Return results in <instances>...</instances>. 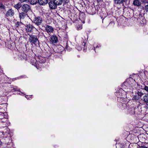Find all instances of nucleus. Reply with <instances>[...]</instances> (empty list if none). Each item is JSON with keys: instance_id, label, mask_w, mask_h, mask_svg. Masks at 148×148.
Listing matches in <instances>:
<instances>
[{"instance_id": "1", "label": "nucleus", "mask_w": 148, "mask_h": 148, "mask_svg": "<svg viewBox=\"0 0 148 148\" xmlns=\"http://www.w3.org/2000/svg\"><path fill=\"white\" fill-rule=\"evenodd\" d=\"M134 80L132 78H130L127 79L126 81H125L123 84H122L121 87L123 89H127L125 91L126 92H129L132 90L133 88L132 86L133 85L132 83L131 84H130V83L132 82H134Z\"/></svg>"}, {"instance_id": "2", "label": "nucleus", "mask_w": 148, "mask_h": 148, "mask_svg": "<svg viewBox=\"0 0 148 148\" xmlns=\"http://www.w3.org/2000/svg\"><path fill=\"white\" fill-rule=\"evenodd\" d=\"M29 36V39L30 42L32 44L36 45V42L38 41L36 36L33 35H30Z\"/></svg>"}, {"instance_id": "3", "label": "nucleus", "mask_w": 148, "mask_h": 148, "mask_svg": "<svg viewBox=\"0 0 148 148\" xmlns=\"http://www.w3.org/2000/svg\"><path fill=\"white\" fill-rule=\"evenodd\" d=\"M42 21V18L39 16L35 17L33 19V23L38 26L41 24Z\"/></svg>"}, {"instance_id": "4", "label": "nucleus", "mask_w": 148, "mask_h": 148, "mask_svg": "<svg viewBox=\"0 0 148 148\" xmlns=\"http://www.w3.org/2000/svg\"><path fill=\"white\" fill-rule=\"evenodd\" d=\"M45 29L46 31L49 35H50L51 34L53 33L54 29L53 28L49 25H46L45 27Z\"/></svg>"}, {"instance_id": "5", "label": "nucleus", "mask_w": 148, "mask_h": 148, "mask_svg": "<svg viewBox=\"0 0 148 148\" xmlns=\"http://www.w3.org/2000/svg\"><path fill=\"white\" fill-rule=\"evenodd\" d=\"M25 28L26 32H32L33 31V29H35L34 26L30 24L27 25H26Z\"/></svg>"}, {"instance_id": "6", "label": "nucleus", "mask_w": 148, "mask_h": 148, "mask_svg": "<svg viewBox=\"0 0 148 148\" xmlns=\"http://www.w3.org/2000/svg\"><path fill=\"white\" fill-rule=\"evenodd\" d=\"M49 40L52 44L56 43L58 40V38L56 36L53 35L51 36Z\"/></svg>"}, {"instance_id": "7", "label": "nucleus", "mask_w": 148, "mask_h": 148, "mask_svg": "<svg viewBox=\"0 0 148 148\" xmlns=\"http://www.w3.org/2000/svg\"><path fill=\"white\" fill-rule=\"evenodd\" d=\"M120 91H121V93L120 92L117 93L118 94H119V95H117L118 97L121 98H125L126 97V92L125 90L121 89L120 90ZM126 92L127 93V92Z\"/></svg>"}, {"instance_id": "8", "label": "nucleus", "mask_w": 148, "mask_h": 148, "mask_svg": "<svg viewBox=\"0 0 148 148\" xmlns=\"http://www.w3.org/2000/svg\"><path fill=\"white\" fill-rule=\"evenodd\" d=\"M30 6L27 4L23 5L21 7L22 10L25 12L27 13L30 9Z\"/></svg>"}, {"instance_id": "9", "label": "nucleus", "mask_w": 148, "mask_h": 148, "mask_svg": "<svg viewBox=\"0 0 148 148\" xmlns=\"http://www.w3.org/2000/svg\"><path fill=\"white\" fill-rule=\"evenodd\" d=\"M86 11L88 13L92 15L96 13L95 8L92 7H89L87 9Z\"/></svg>"}, {"instance_id": "10", "label": "nucleus", "mask_w": 148, "mask_h": 148, "mask_svg": "<svg viewBox=\"0 0 148 148\" xmlns=\"http://www.w3.org/2000/svg\"><path fill=\"white\" fill-rule=\"evenodd\" d=\"M14 10L12 9L8 10L7 12L6 16L7 17H12L14 16Z\"/></svg>"}, {"instance_id": "11", "label": "nucleus", "mask_w": 148, "mask_h": 148, "mask_svg": "<svg viewBox=\"0 0 148 148\" xmlns=\"http://www.w3.org/2000/svg\"><path fill=\"white\" fill-rule=\"evenodd\" d=\"M7 114L6 112H0V119H4L8 120Z\"/></svg>"}, {"instance_id": "12", "label": "nucleus", "mask_w": 148, "mask_h": 148, "mask_svg": "<svg viewBox=\"0 0 148 148\" xmlns=\"http://www.w3.org/2000/svg\"><path fill=\"white\" fill-rule=\"evenodd\" d=\"M36 62V60L34 58V57H32L31 58L30 60V62L32 65L34 66H36L37 68V63Z\"/></svg>"}, {"instance_id": "13", "label": "nucleus", "mask_w": 148, "mask_h": 148, "mask_svg": "<svg viewBox=\"0 0 148 148\" xmlns=\"http://www.w3.org/2000/svg\"><path fill=\"white\" fill-rule=\"evenodd\" d=\"M49 7L52 9H55L57 7V5L55 4L54 1L53 2H50L49 3Z\"/></svg>"}, {"instance_id": "14", "label": "nucleus", "mask_w": 148, "mask_h": 148, "mask_svg": "<svg viewBox=\"0 0 148 148\" xmlns=\"http://www.w3.org/2000/svg\"><path fill=\"white\" fill-rule=\"evenodd\" d=\"M38 60L40 63H44L46 62L45 58L41 56L38 57Z\"/></svg>"}, {"instance_id": "15", "label": "nucleus", "mask_w": 148, "mask_h": 148, "mask_svg": "<svg viewBox=\"0 0 148 148\" xmlns=\"http://www.w3.org/2000/svg\"><path fill=\"white\" fill-rule=\"evenodd\" d=\"M48 2V0H38V2L41 5H44L47 4Z\"/></svg>"}, {"instance_id": "16", "label": "nucleus", "mask_w": 148, "mask_h": 148, "mask_svg": "<svg viewBox=\"0 0 148 148\" xmlns=\"http://www.w3.org/2000/svg\"><path fill=\"white\" fill-rule=\"evenodd\" d=\"M19 60H26V56L24 53L20 55L19 56Z\"/></svg>"}, {"instance_id": "17", "label": "nucleus", "mask_w": 148, "mask_h": 148, "mask_svg": "<svg viewBox=\"0 0 148 148\" xmlns=\"http://www.w3.org/2000/svg\"><path fill=\"white\" fill-rule=\"evenodd\" d=\"M133 2V4L137 6H139L141 5L140 1L139 0H134Z\"/></svg>"}, {"instance_id": "18", "label": "nucleus", "mask_w": 148, "mask_h": 148, "mask_svg": "<svg viewBox=\"0 0 148 148\" xmlns=\"http://www.w3.org/2000/svg\"><path fill=\"white\" fill-rule=\"evenodd\" d=\"M27 15V14L26 13L23 12H21L19 14V17L20 18V19L21 20V19H24L26 16Z\"/></svg>"}, {"instance_id": "19", "label": "nucleus", "mask_w": 148, "mask_h": 148, "mask_svg": "<svg viewBox=\"0 0 148 148\" xmlns=\"http://www.w3.org/2000/svg\"><path fill=\"white\" fill-rule=\"evenodd\" d=\"M142 100L145 103H148V95L146 94L143 97Z\"/></svg>"}, {"instance_id": "20", "label": "nucleus", "mask_w": 148, "mask_h": 148, "mask_svg": "<svg viewBox=\"0 0 148 148\" xmlns=\"http://www.w3.org/2000/svg\"><path fill=\"white\" fill-rule=\"evenodd\" d=\"M55 4L57 5H61L63 2L62 0H53Z\"/></svg>"}, {"instance_id": "21", "label": "nucleus", "mask_w": 148, "mask_h": 148, "mask_svg": "<svg viewBox=\"0 0 148 148\" xmlns=\"http://www.w3.org/2000/svg\"><path fill=\"white\" fill-rule=\"evenodd\" d=\"M114 3L116 4H120L123 3V2H126L127 0H114Z\"/></svg>"}, {"instance_id": "22", "label": "nucleus", "mask_w": 148, "mask_h": 148, "mask_svg": "<svg viewBox=\"0 0 148 148\" xmlns=\"http://www.w3.org/2000/svg\"><path fill=\"white\" fill-rule=\"evenodd\" d=\"M128 112L131 114H134L135 112L134 108L133 107L131 108L128 110Z\"/></svg>"}, {"instance_id": "23", "label": "nucleus", "mask_w": 148, "mask_h": 148, "mask_svg": "<svg viewBox=\"0 0 148 148\" xmlns=\"http://www.w3.org/2000/svg\"><path fill=\"white\" fill-rule=\"evenodd\" d=\"M5 143L7 145H10L12 142V140L10 137H8L6 138Z\"/></svg>"}, {"instance_id": "24", "label": "nucleus", "mask_w": 148, "mask_h": 148, "mask_svg": "<svg viewBox=\"0 0 148 148\" xmlns=\"http://www.w3.org/2000/svg\"><path fill=\"white\" fill-rule=\"evenodd\" d=\"M21 6V5L20 3H18L14 6V7L17 9H19Z\"/></svg>"}, {"instance_id": "25", "label": "nucleus", "mask_w": 148, "mask_h": 148, "mask_svg": "<svg viewBox=\"0 0 148 148\" xmlns=\"http://www.w3.org/2000/svg\"><path fill=\"white\" fill-rule=\"evenodd\" d=\"M22 24L23 23L21 22L18 21L15 24V26L16 27H18Z\"/></svg>"}, {"instance_id": "26", "label": "nucleus", "mask_w": 148, "mask_h": 148, "mask_svg": "<svg viewBox=\"0 0 148 148\" xmlns=\"http://www.w3.org/2000/svg\"><path fill=\"white\" fill-rule=\"evenodd\" d=\"M38 2V0H30V3L32 5L36 4Z\"/></svg>"}, {"instance_id": "27", "label": "nucleus", "mask_w": 148, "mask_h": 148, "mask_svg": "<svg viewBox=\"0 0 148 148\" xmlns=\"http://www.w3.org/2000/svg\"><path fill=\"white\" fill-rule=\"evenodd\" d=\"M76 48L78 51H80L82 49V47L79 45H77Z\"/></svg>"}, {"instance_id": "28", "label": "nucleus", "mask_w": 148, "mask_h": 148, "mask_svg": "<svg viewBox=\"0 0 148 148\" xmlns=\"http://www.w3.org/2000/svg\"><path fill=\"white\" fill-rule=\"evenodd\" d=\"M143 89L148 92V86H145Z\"/></svg>"}, {"instance_id": "29", "label": "nucleus", "mask_w": 148, "mask_h": 148, "mask_svg": "<svg viewBox=\"0 0 148 148\" xmlns=\"http://www.w3.org/2000/svg\"><path fill=\"white\" fill-rule=\"evenodd\" d=\"M0 8L1 9H4L5 8V6L3 4L0 3Z\"/></svg>"}, {"instance_id": "30", "label": "nucleus", "mask_w": 148, "mask_h": 148, "mask_svg": "<svg viewBox=\"0 0 148 148\" xmlns=\"http://www.w3.org/2000/svg\"><path fill=\"white\" fill-rule=\"evenodd\" d=\"M139 97L137 96H134L133 98V100H137L138 99Z\"/></svg>"}, {"instance_id": "31", "label": "nucleus", "mask_w": 148, "mask_h": 148, "mask_svg": "<svg viewBox=\"0 0 148 148\" xmlns=\"http://www.w3.org/2000/svg\"><path fill=\"white\" fill-rule=\"evenodd\" d=\"M64 3H67L69 2V0H62Z\"/></svg>"}, {"instance_id": "32", "label": "nucleus", "mask_w": 148, "mask_h": 148, "mask_svg": "<svg viewBox=\"0 0 148 148\" xmlns=\"http://www.w3.org/2000/svg\"><path fill=\"white\" fill-rule=\"evenodd\" d=\"M145 8L147 11H148V4L145 6Z\"/></svg>"}, {"instance_id": "33", "label": "nucleus", "mask_w": 148, "mask_h": 148, "mask_svg": "<svg viewBox=\"0 0 148 148\" xmlns=\"http://www.w3.org/2000/svg\"><path fill=\"white\" fill-rule=\"evenodd\" d=\"M101 47V45H97V46H96V47H94V49H95V51L96 48H97V47H98V48L99 47Z\"/></svg>"}, {"instance_id": "34", "label": "nucleus", "mask_w": 148, "mask_h": 148, "mask_svg": "<svg viewBox=\"0 0 148 148\" xmlns=\"http://www.w3.org/2000/svg\"><path fill=\"white\" fill-rule=\"evenodd\" d=\"M145 106L147 108H148V102L146 103V105H145Z\"/></svg>"}, {"instance_id": "35", "label": "nucleus", "mask_w": 148, "mask_h": 148, "mask_svg": "<svg viewBox=\"0 0 148 148\" xmlns=\"http://www.w3.org/2000/svg\"><path fill=\"white\" fill-rule=\"evenodd\" d=\"M2 119L3 120L2 121V122H6V121H7V120H6L5 119Z\"/></svg>"}, {"instance_id": "36", "label": "nucleus", "mask_w": 148, "mask_h": 148, "mask_svg": "<svg viewBox=\"0 0 148 148\" xmlns=\"http://www.w3.org/2000/svg\"><path fill=\"white\" fill-rule=\"evenodd\" d=\"M85 44H86L84 42H83V43L82 44V46H84V48L85 47Z\"/></svg>"}, {"instance_id": "37", "label": "nucleus", "mask_w": 148, "mask_h": 148, "mask_svg": "<svg viewBox=\"0 0 148 148\" xmlns=\"http://www.w3.org/2000/svg\"><path fill=\"white\" fill-rule=\"evenodd\" d=\"M140 148H147V147H146L143 146L141 147Z\"/></svg>"}, {"instance_id": "38", "label": "nucleus", "mask_w": 148, "mask_h": 148, "mask_svg": "<svg viewBox=\"0 0 148 148\" xmlns=\"http://www.w3.org/2000/svg\"><path fill=\"white\" fill-rule=\"evenodd\" d=\"M82 25H81L80 27H79V28H78V29H82Z\"/></svg>"}, {"instance_id": "39", "label": "nucleus", "mask_w": 148, "mask_h": 148, "mask_svg": "<svg viewBox=\"0 0 148 148\" xmlns=\"http://www.w3.org/2000/svg\"><path fill=\"white\" fill-rule=\"evenodd\" d=\"M28 96H27V95H26V96H25V97L26 98H27V99H29V98H28Z\"/></svg>"}, {"instance_id": "40", "label": "nucleus", "mask_w": 148, "mask_h": 148, "mask_svg": "<svg viewBox=\"0 0 148 148\" xmlns=\"http://www.w3.org/2000/svg\"><path fill=\"white\" fill-rule=\"evenodd\" d=\"M25 1V0H23V1H22V2H24V1Z\"/></svg>"}, {"instance_id": "41", "label": "nucleus", "mask_w": 148, "mask_h": 148, "mask_svg": "<svg viewBox=\"0 0 148 148\" xmlns=\"http://www.w3.org/2000/svg\"><path fill=\"white\" fill-rule=\"evenodd\" d=\"M32 96V95H31L30 96Z\"/></svg>"}]
</instances>
